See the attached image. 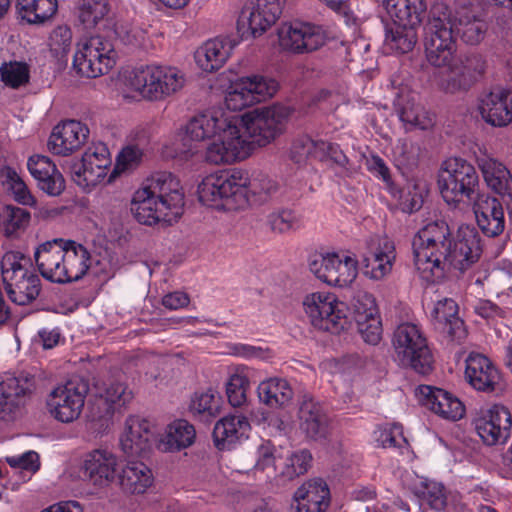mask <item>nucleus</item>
<instances>
[{
  "instance_id": "obj_1",
  "label": "nucleus",
  "mask_w": 512,
  "mask_h": 512,
  "mask_svg": "<svg viewBox=\"0 0 512 512\" xmlns=\"http://www.w3.org/2000/svg\"><path fill=\"white\" fill-rule=\"evenodd\" d=\"M275 80L263 75L243 76L231 83L225 97L227 110L213 107L195 112L185 128H273L294 117V110L284 104L256 108L245 113L242 109L267 100L277 91Z\"/></svg>"
},
{
  "instance_id": "obj_2",
  "label": "nucleus",
  "mask_w": 512,
  "mask_h": 512,
  "mask_svg": "<svg viewBox=\"0 0 512 512\" xmlns=\"http://www.w3.org/2000/svg\"><path fill=\"white\" fill-rule=\"evenodd\" d=\"M412 248L417 270H429L436 278L452 269L464 273L479 260L482 252L475 227L460 226L452 239L448 224L442 220L422 228L414 236Z\"/></svg>"
},
{
  "instance_id": "obj_3",
  "label": "nucleus",
  "mask_w": 512,
  "mask_h": 512,
  "mask_svg": "<svg viewBox=\"0 0 512 512\" xmlns=\"http://www.w3.org/2000/svg\"><path fill=\"white\" fill-rule=\"evenodd\" d=\"M185 142H203L205 159L215 165L247 159L254 151L272 143L281 130H181Z\"/></svg>"
},
{
  "instance_id": "obj_4",
  "label": "nucleus",
  "mask_w": 512,
  "mask_h": 512,
  "mask_svg": "<svg viewBox=\"0 0 512 512\" xmlns=\"http://www.w3.org/2000/svg\"><path fill=\"white\" fill-rule=\"evenodd\" d=\"M248 173L232 169L206 176L198 185V199L207 206L239 209L247 205Z\"/></svg>"
},
{
  "instance_id": "obj_5",
  "label": "nucleus",
  "mask_w": 512,
  "mask_h": 512,
  "mask_svg": "<svg viewBox=\"0 0 512 512\" xmlns=\"http://www.w3.org/2000/svg\"><path fill=\"white\" fill-rule=\"evenodd\" d=\"M425 57L436 68L451 64L461 56L457 55V41L452 31V18L444 5L432 8L425 26Z\"/></svg>"
},
{
  "instance_id": "obj_6",
  "label": "nucleus",
  "mask_w": 512,
  "mask_h": 512,
  "mask_svg": "<svg viewBox=\"0 0 512 512\" xmlns=\"http://www.w3.org/2000/svg\"><path fill=\"white\" fill-rule=\"evenodd\" d=\"M437 182L443 200L450 206L471 202L480 195L479 175L475 167L463 158L445 160Z\"/></svg>"
},
{
  "instance_id": "obj_7",
  "label": "nucleus",
  "mask_w": 512,
  "mask_h": 512,
  "mask_svg": "<svg viewBox=\"0 0 512 512\" xmlns=\"http://www.w3.org/2000/svg\"><path fill=\"white\" fill-rule=\"evenodd\" d=\"M30 258L18 251H9L1 260V275L9 299L17 305L33 302L41 291V280L28 269Z\"/></svg>"
},
{
  "instance_id": "obj_8",
  "label": "nucleus",
  "mask_w": 512,
  "mask_h": 512,
  "mask_svg": "<svg viewBox=\"0 0 512 512\" xmlns=\"http://www.w3.org/2000/svg\"><path fill=\"white\" fill-rule=\"evenodd\" d=\"M393 348L400 364L421 375H428L434 368V357L427 340L415 324L404 323L394 331Z\"/></svg>"
},
{
  "instance_id": "obj_9",
  "label": "nucleus",
  "mask_w": 512,
  "mask_h": 512,
  "mask_svg": "<svg viewBox=\"0 0 512 512\" xmlns=\"http://www.w3.org/2000/svg\"><path fill=\"white\" fill-rule=\"evenodd\" d=\"M303 306L311 324L318 330L338 334L348 327L346 306L334 294H309L304 298Z\"/></svg>"
},
{
  "instance_id": "obj_10",
  "label": "nucleus",
  "mask_w": 512,
  "mask_h": 512,
  "mask_svg": "<svg viewBox=\"0 0 512 512\" xmlns=\"http://www.w3.org/2000/svg\"><path fill=\"white\" fill-rule=\"evenodd\" d=\"M115 57V50L109 40L93 36L78 43L72 65L77 74L96 78L114 66Z\"/></svg>"
},
{
  "instance_id": "obj_11",
  "label": "nucleus",
  "mask_w": 512,
  "mask_h": 512,
  "mask_svg": "<svg viewBox=\"0 0 512 512\" xmlns=\"http://www.w3.org/2000/svg\"><path fill=\"white\" fill-rule=\"evenodd\" d=\"M111 164L109 149L102 142L88 146L81 159L66 161L71 179L82 188H91L99 184L107 176Z\"/></svg>"
},
{
  "instance_id": "obj_12",
  "label": "nucleus",
  "mask_w": 512,
  "mask_h": 512,
  "mask_svg": "<svg viewBox=\"0 0 512 512\" xmlns=\"http://www.w3.org/2000/svg\"><path fill=\"white\" fill-rule=\"evenodd\" d=\"M89 384L82 378H73L55 388L47 399L49 413L58 421L69 423L79 418Z\"/></svg>"
},
{
  "instance_id": "obj_13",
  "label": "nucleus",
  "mask_w": 512,
  "mask_h": 512,
  "mask_svg": "<svg viewBox=\"0 0 512 512\" xmlns=\"http://www.w3.org/2000/svg\"><path fill=\"white\" fill-rule=\"evenodd\" d=\"M281 13V0H251L240 11L237 30L242 38L261 36L277 21Z\"/></svg>"
},
{
  "instance_id": "obj_14",
  "label": "nucleus",
  "mask_w": 512,
  "mask_h": 512,
  "mask_svg": "<svg viewBox=\"0 0 512 512\" xmlns=\"http://www.w3.org/2000/svg\"><path fill=\"white\" fill-rule=\"evenodd\" d=\"M95 399L89 407L92 421H100L106 427L115 413H121L122 409L132 400L133 393L121 382H109L96 384Z\"/></svg>"
},
{
  "instance_id": "obj_15",
  "label": "nucleus",
  "mask_w": 512,
  "mask_h": 512,
  "mask_svg": "<svg viewBox=\"0 0 512 512\" xmlns=\"http://www.w3.org/2000/svg\"><path fill=\"white\" fill-rule=\"evenodd\" d=\"M357 260L338 254H316L309 262L310 271L321 281L334 286L346 287L357 276Z\"/></svg>"
},
{
  "instance_id": "obj_16",
  "label": "nucleus",
  "mask_w": 512,
  "mask_h": 512,
  "mask_svg": "<svg viewBox=\"0 0 512 512\" xmlns=\"http://www.w3.org/2000/svg\"><path fill=\"white\" fill-rule=\"evenodd\" d=\"M436 78L438 88L446 94H458L470 89L483 69L476 56H462L446 66Z\"/></svg>"
},
{
  "instance_id": "obj_17",
  "label": "nucleus",
  "mask_w": 512,
  "mask_h": 512,
  "mask_svg": "<svg viewBox=\"0 0 512 512\" xmlns=\"http://www.w3.org/2000/svg\"><path fill=\"white\" fill-rule=\"evenodd\" d=\"M279 45L293 52H310L327 40L326 31L317 25L304 22L283 23L278 29Z\"/></svg>"
},
{
  "instance_id": "obj_18",
  "label": "nucleus",
  "mask_w": 512,
  "mask_h": 512,
  "mask_svg": "<svg viewBox=\"0 0 512 512\" xmlns=\"http://www.w3.org/2000/svg\"><path fill=\"white\" fill-rule=\"evenodd\" d=\"M465 377L477 391L502 395L507 384L496 366L482 354H470L466 360Z\"/></svg>"
},
{
  "instance_id": "obj_19",
  "label": "nucleus",
  "mask_w": 512,
  "mask_h": 512,
  "mask_svg": "<svg viewBox=\"0 0 512 512\" xmlns=\"http://www.w3.org/2000/svg\"><path fill=\"white\" fill-rule=\"evenodd\" d=\"M298 429L305 439L325 441L331 431V418L322 404L310 395H303L298 405Z\"/></svg>"
},
{
  "instance_id": "obj_20",
  "label": "nucleus",
  "mask_w": 512,
  "mask_h": 512,
  "mask_svg": "<svg viewBox=\"0 0 512 512\" xmlns=\"http://www.w3.org/2000/svg\"><path fill=\"white\" fill-rule=\"evenodd\" d=\"M475 430L489 446L506 443L512 431V416L508 408L495 404L474 421Z\"/></svg>"
},
{
  "instance_id": "obj_21",
  "label": "nucleus",
  "mask_w": 512,
  "mask_h": 512,
  "mask_svg": "<svg viewBox=\"0 0 512 512\" xmlns=\"http://www.w3.org/2000/svg\"><path fill=\"white\" fill-rule=\"evenodd\" d=\"M478 111L482 119L493 127H506L512 123V92L495 87L478 99Z\"/></svg>"
},
{
  "instance_id": "obj_22",
  "label": "nucleus",
  "mask_w": 512,
  "mask_h": 512,
  "mask_svg": "<svg viewBox=\"0 0 512 512\" xmlns=\"http://www.w3.org/2000/svg\"><path fill=\"white\" fill-rule=\"evenodd\" d=\"M143 190L155 197L162 207L170 210L174 217H181L184 208V194L179 180L170 172H159L147 179Z\"/></svg>"
},
{
  "instance_id": "obj_23",
  "label": "nucleus",
  "mask_w": 512,
  "mask_h": 512,
  "mask_svg": "<svg viewBox=\"0 0 512 512\" xmlns=\"http://www.w3.org/2000/svg\"><path fill=\"white\" fill-rule=\"evenodd\" d=\"M472 202L477 226L481 232L489 238L500 236L506 226L504 203L489 194H480Z\"/></svg>"
},
{
  "instance_id": "obj_24",
  "label": "nucleus",
  "mask_w": 512,
  "mask_h": 512,
  "mask_svg": "<svg viewBox=\"0 0 512 512\" xmlns=\"http://www.w3.org/2000/svg\"><path fill=\"white\" fill-rule=\"evenodd\" d=\"M416 392L419 402L440 417L456 421L464 416L463 403L450 392L428 385H420Z\"/></svg>"
},
{
  "instance_id": "obj_25",
  "label": "nucleus",
  "mask_w": 512,
  "mask_h": 512,
  "mask_svg": "<svg viewBox=\"0 0 512 512\" xmlns=\"http://www.w3.org/2000/svg\"><path fill=\"white\" fill-rule=\"evenodd\" d=\"M119 463L117 456L107 449L88 452L83 461V473L95 486L107 487L117 479Z\"/></svg>"
},
{
  "instance_id": "obj_26",
  "label": "nucleus",
  "mask_w": 512,
  "mask_h": 512,
  "mask_svg": "<svg viewBox=\"0 0 512 512\" xmlns=\"http://www.w3.org/2000/svg\"><path fill=\"white\" fill-rule=\"evenodd\" d=\"M458 306L452 299L439 300L431 311L434 329L448 341L461 343L467 336L464 321L457 316Z\"/></svg>"
},
{
  "instance_id": "obj_27",
  "label": "nucleus",
  "mask_w": 512,
  "mask_h": 512,
  "mask_svg": "<svg viewBox=\"0 0 512 512\" xmlns=\"http://www.w3.org/2000/svg\"><path fill=\"white\" fill-rule=\"evenodd\" d=\"M33 387V379L28 375L15 376L6 373L0 381V419L12 420L20 406V399Z\"/></svg>"
},
{
  "instance_id": "obj_28",
  "label": "nucleus",
  "mask_w": 512,
  "mask_h": 512,
  "mask_svg": "<svg viewBox=\"0 0 512 512\" xmlns=\"http://www.w3.org/2000/svg\"><path fill=\"white\" fill-rule=\"evenodd\" d=\"M238 44L239 40L234 36L208 40L196 50L195 61L201 70L213 72L226 63Z\"/></svg>"
},
{
  "instance_id": "obj_29",
  "label": "nucleus",
  "mask_w": 512,
  "mask_h": 512,
  "mask_svg": "<svg viewBox=\"0 0 512 512\" xmlns=\"http://www.w3.org/2000/svg\"><path fill=\"white\" fill-rule=\"evenodd\" d=\"M65 242L63 239H53L41 244L34 253L35 262L41 275L54 283L62 279V264H64Z\"/></svg>"
},
{
  "instance_id": "obj_30",
  "label": "nucleus",
  "mask_w": 512,
  "mask_h": 512,
  "mask_svg": "<svg viewBox=\"0 0 512 512\" xmlns=\"http://www.w3.org/2000/svg\"><path fill=\"white\" fill-rule=\"evenodd\" d=\"M124 435L120 438L122 451L128 457H145L151 450L152 432L148 421L138 417H129L126 420Z\"/></svg>"
},
{
  "instance_id": "obj_31",
  "label": "nucleus",
  "mask_w": 512,
  "mask_h": 512,
  "mask_svg": "<svg viewBox=\"0 0 512 512\" xmlns=\"http://www.w3.org/2000/svg\"><path fill=\"white\" fill-rule=\"evenodd\" d=\"M131 212L135 219L145 225H153L159 221L172 223L179 217H174L170 210L162 207L161 203L142 188L135 192L131 202Z\"/></svg>"
},
{
  "instance_id": "obj_32",
  "label": "nucleus",
  "mask_w": 512,
  "mask_h": 512,
  "mask_svg": "<svg viewBox=\"0 0 512 512\" xmlns=\"http://www.w3.org/2000/svg\"><path fill=\"white\" fill-rule=\"evenodd\" d=\"M452 18V31L461 36V39L469 45H477L483 39L487 31V23L469 7H458L450 10Z\"/></svg>"
},
{
  "instance_id": "obj_33",
  "label": "nucleus",
  "mask_w": 512,
  "mask_h": 512,
  "mask_svg": "<svg viewBox=\"0 0 512 512\" xmlns=\"http://www.w3.org/2000/svg\"><path fill=\"white\" fill-rule=\"evenodd\" d=\"M117 482L123 492L143 494L154 482L152 470L141 460H128L118 470Z\"/></svg>"
},
{
  "instance_id": "obj_34",
  "label": "nucleus",
  "mask_w": 512,
  "mask_h": 512,
  "mask_svg": "<svg viewBox=\"0 0 512 512\" xmlns=\"http://www.w3.org/2000/svg\"><path fill=\"white\" fill-rule=\"evenodd\" d=\"M487 186L501 197L505 204L512 199V175L505 165L494 158L478 159Z\"/></svg>"
},
{
  "instance_id": "obj_35",
  "label": "nucleus",
  "mask_w": 512,
  "mask_h": 512,
  "mask_svg": "<svg viewBox=\"0 0 512 512\" xmlns=\"http://www.w3.org/2000/svg\"><path fill=\"white\" fill-rule=\"evenodd\" d=\"M62 279L59 284L71 283L83 278L90 267V253L86 247L73 240L65 242Z\"/></svg>"
},
{
  "instance_id": "obj_36",
  "label": "nucleus",
  "mask_w": 512,
  "mask_h": 512,
  "mask_svg": "<svg viewBox=\"0 0 512 512\" xmlns=\"http://www.w3.org/2000/svg\"><path fill=\"white\" fill-rule=\"evenodd\" d=\"M250 429L246 417L242 415H228L220 419L214 426L213 439L215 446L220 449H230Z\"/></svg>"
},
{
  "instance_id": "obj_37",
  "label": "nucleus",
  "mask_w": 512,
  "mask_h": 512,
  "mask_svg": "<svg viewBox=\"0 0 512 512\" xmlns=\"http://www.w3.org/2000/svg\"><path fill=\"white\" fill-rule=\"evenodd\" d=\"M416 94L408 87L398 89L394 99L396 117L404 124L416 128H428L430 121H427L426 112L415 103Z\"/></svg>"
},
{
  "instance_id": "obj_38",
  "label": "nucleus",
  "mask_w": 512,
  "mask_h": 512,
  "mask_svg": "<svg viewBox=\"0 0 512 512\" xmlns=\"http://www.w3.org/2000/svg\"><path fill=\"white\" fill-rule=\"evenodd\" d=\"M155 101L169 97L184 87L185 75L174 66L152 63Z\"/></svg>"
},
{
  "instance_id": "obj_39",
  "label": "nucleus",
  "mask_w": 512,
  "mask_h": 512,
  "mask_svg": "<svg viewBox=\"0 0 512 512\" xmlns=\"http://www.w3.org/2000/svg\"><path fill=\"white\" fill-rule=\"evenodd\" d=\"M151 64L140 65L125 73L123 84L127 98H141L155 101Z\"/></svg>"
},
{
  "instance_id": "obj_40",
  "label": "nucleus",
  "mask_w": 512,
  "mask_h": 512,
  "mask_svg": "<svg viewBox=\"0 0 512 512\" xmlns=\"http://www.w3.org/2000/svg\"><path fill=\"white\" fill-rule=\"evenodd\" d=\"M261 403L278 409L287 406L293 399V389L286 379L273 377L262 381L257 388Z\"/></svg>"
},
{
  "instance_id": "obj_41",
  "label": "nucleus",
  "mask_w": 512,
  "mask_h": 512,
  "mask_svg": "<svg viewBox=\"0 0 512 512\" xmlns=\"http://www.w3.org/2000/svg\"><path fill=\"white\" fill-rule=\"evenodd\" d=\"M384 7L393 22L419 26L427 9L424 0H384Z\"/></svg>"
},
{
  "instance_id": "obj_42",
  "label": "nucleus",
  "mask_w": 512,
  "mask_h": 512,
  "mask_svg": "<svg viewBox=\"0 0 512 512\" xmlns=\"http://www.w3.org/2000/svg\"><path fill=\"white\" fill-rule=\"evenodd\" d=\"M17 7L22 20L43 25L56 15L58 0H17Z\"/></svg>"
},
{
  "instance_id": "obj_43",
  "label": "nucleus",
  "mask_w": 512,
  "mask_h": 512,
  "mask_svg": "<svg viewBox=\"0 0 512 512\" xmlns=\"http://www.w3.org/2000/svg\"><path fill=\"white\" fill-rule=\"evenodd\" d=\"M411 492L435 511H443L447 506V493L442 483L425 477H417L410 486Z\"/></svg>"
},
{
  "instance_id": "obj_44",
  "label": "nucleus",
  "mask_w": 512,
  "mask_h": 512,
  "mask_svg": "<svg viewBox=\"0 0 512 512\" xmlns=\"http://www.w3.org/2000/svg\"><path fill=\"white\" fill-rule=\"evenodd\" d=\"M417 27L396 22L387 26L384 40L386 50L396 53L411 51L417 42Z\"/></svg>"
},
{
  "instance_id": "obj_45",
  "label": "nucleus",
  "mask_w": 512,
  "mask_h": 512,
  "mask_svg": "<svg viewBox=\"0 0 512 512\" xmlns=\"http://www.w3.org/2000/svg\"><path fill=\"white\" fill-rule=\"evenodd\" d=\"M195 438L194 426L187 420L177 419L167 426L163 443L171 452L180 451L191 446Z\"/></svg>"
},
{
  "instance_id": "obj_46",
  "label": "nucleus",
  "mask_w": 512,
  "mask_h": 512,
  "mask_svg": "<svg viewBox=\"0 0 512 512\" xmlns=\"http://www.w3.org/2000/svg\"><path fill=\"white\" fill-rule=\"evenodd\" d=\"M88 134L89 130L81 135L78 130H53L48 140L49 150L54 154L67 156L85 143Z\"/></svg>"
},
{
  "instance_id": "obj_47",
  "label": "nucleus",
  "mask_w": 512,
  "mask_h": 512,
  "mask_svg": "<svg viewBox=\"0 0 512 512\" xmlns=\"http://www.w3.org/2000/svg\"><path fill=\"white\" fill-rule=\"evenodd\" d=\"M30 212L24 208L6 205L0 214V228L7 238H17L30 222Z\"/></svg>"
},
{
  "instance_id": "obj_48",
  "label": "nucleus",
  "mask_w": 512,
  "mask_h": 512,
  "mask_svg": "<svg viewBox=\"0 0 512 512\" xmlns=\"http://www.w3.org/2000/svg\"><path fill=\"white\" fill-rule=\"evenodd\" d=\"M267 224L273 233L286 234L303 227V216L294 209L280 208L267 216Z\"/></svg>"
},
{
  "instance_id": "obj_49",
  "label": "nucleus",
  "mask_w": 512,
  "mask_h": 512,
  "mask_svg": "<svg viewBox=\"0 0 512 512\" xmlns=\"http://www.w3.org/2000/svg\"><path fill=\"white\" fill-rule=\"evenodd\" d=\"M294 500L313 503L327 509L330 503V490L327 483L320 478L309 480L295 491Z\"/></svg>"
},
{
  "instance_id": "obj_50",
  "label": "nucleus",
  "mask_w": 512,
  "mask_h": 512,
  "mask_svg": "<svg viewBox=\"0 0 512 512\" xmlns=\"http://www.w3.org/2000/svg\"><path fill=\"white\" fill-rule=\"evenodd\" d=\"M0 178L2 184L6 186L18 203L22 205H33L35 203L34 197L30 193L26 183L10 166H4L0 169Z\"/></svg>"
},
{
  "instance_id": "obj_51",
  "label": "nucleus",
  "mask_w": 512,
  "mask_h": 512,
  "mask_svg": "<svg viewBox=\"0 0 512 512\" xmlns=\"http://www.w3.org/2000/svg\"><path fill=\"white\" fill-rule=\"evenodd\" d=\"M384 250H388V253H384L386 259H363L365 276L372 280L378 281L384 279L392 271V266L396 258L395 245L393 241L388 238H384Z\"/></svg>"
},
{
  "instance_id": "obj_52",
  "label": "nucleus",
  "mask_w": 512,
  "mask_h": 512,
  "mask_svg": "<svg viewBox=\"0 0 512 512\" xmlns=\"http://www.w3.org/2000/svg\"><path fill=\"white\" fill-rule=\"evenodd\" d=\"M1 81L8 87L17 89L28 84L30 67L26 62L9 61L0 66Z\"/></svg>"
},
{
  "instance_id": "obj_53",
  "label": "nucleus",
  "mask_w": 512,
  "mask_h": 512,
  "mask_svg": "<svg viewBox=\"0 0 512 512\" xmlns=\"http://www.w3.org/2000/svg\"><path fill=\"white\" fill-rule=\"evenodd\" d=\"M108 12V0H80L78 5V18L85 28L95 27Z\"/></svg>"
},
{
  "instance_id": "obj_54",
  "label": "nucleus",
  "mask_w": 512,
  "mask_h": 512,
  "mask_svg": "<svg viewBox=\"0 0 512 512\" xmlns=\"http://www.w3.org/2000/svg\"><path fill=\"white\" fill-rule=\"evenodd\" d=\"M388 190L392 197L397 199L398 206L402 212L411 214L421 209L423 197L416 185L399 188L392 184Z\"/></svg>"
},
{
  "instance_id": "obj_55",
  "label": "nucleus",
  "mask_w": 512,
  "mask_h": 512,
  "mask_svg": "<svg viewBox=\"0 0 512 512\" xmlns=\"http://www.w3.org/2000/svg\"><path fill=\"white\" fill-rule=\"evenodd\" d=\"M189 410L194 416H202L206 420L214 418L220 412L219 398L215 397L212 390L195 393L189 405Z\"/></svg>"
},
{
  "instance_id": "obj_56",
  "label": "nucleus",
  "mask_w": 512,
  "mask_h": 512,
  "mask_svg": "<svg viewBox=\"0 0 512 512\" xmlns=\"http://www.w3.org/2000/svg\"><path fill=\"white\" fill-rule=\"evenodd\" d=\"M312 455L309 450L302 449L293 452L286 459L284 468L281 471L282 477L287 480L305 474L311 466Z\"/></svg>"
},
{
  "instance_id": "obj_57",
  "label": "nucleus",
  "mask_w": 512,
  "mask_h": 512,
  "mask_svg": "<svg viewBox=\"0 0 512 512\" xmlns=\"http://www.w3.org/2000/svg\"><path fill=\"white\" fill-rule=\"evenodd\" d=\"M351 309L355 321L367 320L370 317L379 315L375 298L372 294L363 290L354 293L351 300Z\"/></svg>"
},
{
  "instance_id": "obj_58",
  "label": "nucleus",
  "mask_w": 512,
  "mask_h": 512,
  "mask_svg": "<svg viewBox=\"0 0 512 512\" xmlns=\"http://www.w3.org/2000/svg\"><path fill=\"white\" fill-rule=\"evenodd\" d=\"M245 186L247 188V196L252 194L253 196H257L259 200L263 202L267 201L279 190V184L277 181L263 174H259L253 179L249 178V183Z\"/></svg>"
},
{
  "instance_id": "obj_59",
  "label": "nucleus",
  "mask_w": 512,
  "mask_h": 512,
  "mask_svg": "<svg viewBox=\"0 0 512 512\" xmlns=\"http://www.w3.org/2000/svg\"><path fill=\"white\" fill-rule=\"evenodd\" d=\"M142 152L136 146H127L122 149L116 159L115 167L108 178L111 183L120 173L137 166L141 160Z\"/></svg>"
},
{
  "instance_id": "obj_60",
  "label": "nucleus",
  "mask_w": 512,
  "mask_h": 512,
  "mask_svg": "<svg viewBox=\"0 0 512 512\" xmlns=\"http://www.w3.org/2000/svg\"><path fill=\"white\" fill-rule=\"evenodd\" d=\"M115 34L126 45L142 46L146 40V31L138 25L123 22L115 27Z\"/></svg>"
},
{
  "instance_id": "obj_61",
  "label": "nucleus",
  "mask_w": 512,
  "mask_h": 512,
  "mask_svg": "<svg viewBox=\"0 0 512 512\" xmlns=\"http://www.w3.org/2000/svg\"><path fill=\"white\" fill-rule=\"evenodd\" d=\"M316 144L317 140L311 139L308 135L296 138L291 145L289 159L296 164H302L309 154L316 158Z\"/></svg>"
},
{
  "instance_id": "obj_62",
  "label": "nucleus",
  "mask_w": 512,
  "mask_h": 512,
  "mask_svg": "<svg viewBox=\"0 0 512 512\" xmlns=\"http://www.w3.org/2000/svg\"><path fill=\"white\" fill-rule=\"evenodd\" d=\"M316 158L321 161L330 159L340 167H346L349 163L348 157L343 153L339 145L325 140H317Z\"/></svg>"
},
{
  "instance_id": "obj_63",
  "label": "nucleus",
  "mask_w": 512,
  "mask_h": 512,
  "mask_svg": "<svg viewBox=\"0 0 512 512\" xmlns=\"http://www.w3.org/2000/svg\"><path fill=\"white\" fill-rule=\"evenodd\" d=\"M247 385L248 379L243 375L234 374L230 377L226 385V394L233 407H239L246 401Z\"/></svg>"
},
{
  "instance_id": "obj_64",
  "label": "nucleus",
  "mask_w": 512,
  "mask_h": 512,
  "mask_svg": "<svg viewBox=\"0 0 512 512\" xmlns=\"http://www.w3.org/2000/svg\"><path fill=\"white\" fill-rule=\"evenodd\" d=\"M357 330L366 343L376 345L382 337V323L379 315L370 317L367 320L355 321Z\"/></svg>"
}]
</instances>
